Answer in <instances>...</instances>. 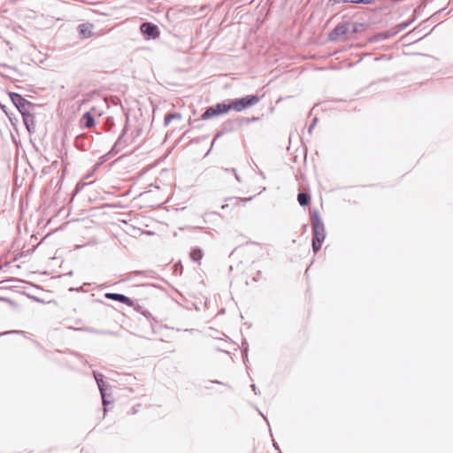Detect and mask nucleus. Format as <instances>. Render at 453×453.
Returning a JSON list of instances; mask_svg holds the SVG:
<instances>
[{
	"instance_id": "f8f14e48",
	"label": "nucleus",
	"mask_w": 453,
	"mask_h": 453,
	"mask_svg": "<svg viewBox=\"0 0 453 453\" xmlns=\"http://www.w3.org/2000/svg\"><path fill=\"white\" fill-rule=\"evenodd\" d=\"M297 200H298V203H300V205L305 206L309 203L310 197L305 193H299L297 196Z\"/></svg>"
},
{
	"instance_id": "0eeeda50",
	"label": "nucleus",
	"mask_w": 453,
	"mask_h": 453,
	"mask_svg": "<svg viewBox=\"0 0 453 453\" xmlns=\"http://www.w3.org/2000/svg\"><path fill=\"white\" fill-rule=\"evenodd\" d=\"M105 297L110 300H114L127 304V306H134V302L127 296L121 294L106 293Z\"/></svg>"
},
{
	"instance_id": "dca6fc26",
	"label": "nucleus",
	"mask_w": 453,
	"mask_h": 453,
	"mask_svg": "<svg viewBox=\"0 0 453 453\" xmlns=\"http://www.w3.org/2000/svg\"><path fill=\"white\" fill-rule=\"evenodd\" d=\"M239 203H241V201H239V200H235V201H234V204H238Z\"/></svg>"
},
{
	"instance_id": "9b49d317",
	"label": "nucleus",
	"mask_w": 453,
	"mask_h": 453,
	"mask_svg": "<svg viewBox=\"0 0 453 453\" xmlns=\"http://www.w3.org/2000/svg\"><path fill=\"white\" fill-rule=\"evenodd\" d=\"M182 118L180 113H173L165 116L164 124L165 127L169 126L171 121L173 119H180Z\"/></svg>"
},
{
	"instance_id": "6e6552de",
	"label": "nucleus",
	"mask_w": 453,
	"mask_h": 453,
	"mask_svg": "<svg viewBox=\"0 0 453 453\" xmlns=\"http://www.w3.org/2000/svg\"><path fill=\"white\" fill-rule=\"evenodd\" d=\"M93 25L89 23H83L78 27L80 35L83 38H89L92 36Z\"/></svg>"
},
{
	"instance_id": "4468645a",
	"label": "nucleus",
	"mask_w": 453,
	"mask_h": 453,
	"mask_svg": "<svg viewBox=\"0 0 453 453\" xmlns=\"http://www.w3.org/2000/svg\"><path fill=\"white\" fill-rule=\"evenodd\" d=\"M95 377H96V382H97V385H98L100 390L103 391V386H104L103 375L99 374V375H96Z\"/></svg>"
},
{
	"instance_id": "1a4fd4ad",
	"label": "nucleus",
	"mask_w": 453,
	"mask_h": 453,
	"mask_svg": "<svg viewBox=\"0 0 453 453\" xmlns=\"http://www.w3.org/2000/svg\"><path fill=\"white\" fill-rule=\"evenodd\" d=\"M81 122L87 128L92 127L95 125L94 118L89 112L83 114Z\"/></svg>"
},
{
	"instance_id": "423d86ee",
	"label": "nucleus",
	"mask_w": 453,
	"mask_h": 453,
	"mask_svg": "<svg viewBox=\"0 0 453 453\" xmlns=\"http://www.w3.org/2000/svg\"><path fill=\"white\" fill-rule=\"evenodd\" d=\"M140 29L141 32L143 35H147L149 38L156 39L159 36L160 34L158 27L156 25L150 22H145L142 24Z\"/></svg>"
},
{
	"instance_id": "f03ea898",
	"label": "nucleus",
	"mask_w": 453,
	"mask_h": 453,
	"mask_svg": "<svg viewBox=\"0 0 453 453\" xmlns=\"http://www.w3.org/2000/svg\"><path fill=\"white\" fill-rule=\"evenodd\" d=\"M360 25L355 22H349L337 26L329 35L331 40H344L349 35L357 33Z\"/></svg>"
},
{
	"instance_id": "f257e3e1",
	"label": "nucleus",
	"mask_w": 453,
	"mask_h": 453,
	"mask_svg": "<svg viewBox=\"0 0 453 453\" xmlns=\"http://www.w3.org/2000/svg\"><path fill=\"white\" fill-rule=\"evenodd\" d=\"M312 230H313V239H312V250L314 252H318L326 238L325 226L323 222L319 218L314 217L312 219Z\"/></svg>"
},
{
	"instance_id": "2eb2a0df",
	"label": "nucleus",
	"mask_w": 453,
	"mask_h": 453,
	"mask_svg": "<svg viewBox=\"0 0 453 453\" xmlns=\"http://www.w3.org/2000/svg\"><path fill=\"white\" fill-rule=\"evenodd\" d=\"M29 122L33 123L34 122V118L31 119H27V128H29Z\"/></svg>"
},
{
	"instance_id": "7ed1b4c3",
	"label": "nucleus",
	"mask_w": 453,
	"mask_h": 453,
	"mask_svg": "<svg viewBox=\"0 0 453 453\" xmlns=\"http://www.w3.org/2000/svg\"><path fill=\"white\" fill-rule=\"evenodd\" d=\"M10 96L19 112L22 114L25 124L27 125V119H33V115L30 113V110L33 106L32 103L17 93H11Z\"/></svg>"
},
{
	"instance_id": "39448f33",
	"label": "nucleus",
	"mask_w": 453,
	"mask_h": 453,
	"mask_svg": "<svg viewBox=\"0 0 453 453\" xmlns=\"http://www.w3.org/2000/svg\"><path fill=\"white\" fill-rule=\"evenodd\" d=\"M230 111L229 104L219 103L209 107L201 116L203 120L209 119L212 117L227 113Z\"/></svg>"
},
{
	"instance_id": "ddd939ff",
	"label": "nucleus",
	"mask_w": 453,
	"mask_h": 453,
	"mask_svg": "<svg viewBox=\"0 0 453 453\" xmlns=\"http://www.w3.org/2000/svg\"><path fill=\"white\" fill-rule=\"evenodd\" d=\"M334 3H337V4H340V3H353V4H360V3H365V4H367L369 3V0H334Z\"/></svg>"
},
{
	"instance_id": "20e7f679",
	"label": "nucleus",
	"mask_w": 453,
	"mask_h": 453,
	"mask_svg": "<svg viewBox=\"0 0 453 453\" xmlns=\"http://www.w3.org/2000/svg\"><path fill=\"white\" fill-rule=\"evenodd\" d=\"M260 101V97L256 95L247 96L245 97L233 100L229 103L230 110L235 111H242L247 108H250L257 104Z\"/></svg>"
},
{
	"instance_id": "9d476101",
	"label": "nucleus",
	"mask_w": 453,
	"mask_h": 453,
	"mask_svg": "<svg viewBox=\"0 0 453 453\" xmlns=\"http://www.w3.org/2000/svg\"><path fill=\"white\" fill-rule=\"evenodd\" d=\"M203 257V253L201 249H194L190 252V258L194 262L198 263L199 265L201 264V260H202Z\"/></svg>"
}]
</instances>
